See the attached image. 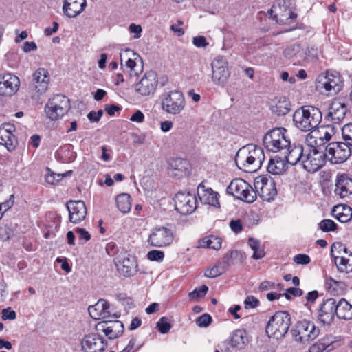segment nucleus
Masks as SVG:
<instances>
[{"label": "nucleus", "instance_id": "f257e3e1", "mask_svg": "<svg viewBox=\"0 0 352 352\" xmlns=\"http://www.w3.org/2000/svg\"><path fill=\"white\" fill-rule=\"evenodd\" d=\"M264 160L263 150L254 144H248L240 148L235 156L237 166L246 173L258 170Z\"/></svg>", "mask_w": 352, "mask_h": 352}, {"label": "nucleus", "instance_id": "f03ea898", "mask_svg": "<svg viewBox=\"0 0 352 352\" xmlns=\"http://www.w3.org/2000/svg\"><path fill=\"white\" fill-rule=\"evenodd\" d=\"M322 113L314 106H303L293 114L294 126L301 131L307 132L317 128L322 120Z\"/></svg>", "mask_w": 352, "mask_h": 352}, {"label": "nucleus", "instance_id": "7ed1b4c3", "mask_svg": "<svg viewBox=\"0 0 352 352\" xmlns=\"http://www.w3.org/2000/svg\"><path fill=\"white\" fill-rule=\"evenodd\" d=\"M291 324L290 315L287 311H277L269 320L265 331L270 338L280 339L287 333Z\"/></svg>", "mask_w": 352, "mask_h": 352}, {"label": "nucleus", "instance_id": "20e7f679", "mask_svg": "<svg viewBox=\"0 0 352 352\" xmlns=\"http://www.w3.org/2000/svg\"><path fill=\"white\" fill-rule=\"evenodd\" d=\"M263 144L269 151L283 153L290 144L287 130L283 127L272 129L264 136Z\"/></svg>", "mask_w": 352, "mask_h": 352}, {"label": "nucleus", "instance_id": "39448f33", "mask_svg": "<svg viewBox=\"0 0 352 352\" xmlns=\"http://www.w3.org/2000/svg\"><path fill=\"white\" fill-rule=\"evenodd\" d=\"M69 99L63 94H57L48 100L45 112L50 120H57L64 116L70 109Z\"/></svg>", "mask_w": 352, "mask_h": 352}, {"label": "nucleus", "instance_id": "423d86ee", "mask_svg": "<svg viewBox=\"0 0 352 352\" xmlns=\"http://www.w3.org/2000/svg\"><path fill=\"white\" fill-rule=\"evenodd\" d=\"M291 333L295 341L305 344L316 339L320 333V329L314 322L303 320L296 322Z\"/></svg>", "mask_w": 352, "mask_h": 352}, {"label": "nucleus", "instance_id": "0eeeda50", "mask_svg": "<svg viewBox=\"0 0 352 352\" xmlns=\"http://www.w3.org/2000/svg\"><path fill=\"white\" fill-rule=\"evenodd\" d=\"M228 193L247 203H253L256 199L254 189L243 179H233L227 188Z\"/></svg>", "mask_w": 352, "mask_h": 352}, {"label": "nucleus", "instance_id": "6e6552de", "mask_svg": "<svg viewBox=\"0 0 352 352\" xmlns=\"http://www.w3.org/2000/svg\"><path fill=\"white\" fill-rule=\"evenodd\" d=\"M186 106L185 98L180 91L173 90L166 94L162 100V108L167 113L178 115Z\"/></svg>", "mask_w": 352, "mask_h": 352}, {"label": "nucleus", "instance_id": "1a4fd4ad", "mask_svg": "<svg viewBox=\"0 0 352 352\" xmlns=\"http://www.w3.org/2000/svg\"><path fill=\"white\" fill-rule=\"evenodd\" d=\"M305 155L302 158V167L307 171L315 173L320 170L326 163L325 153L316 148L306 147Z\"/></svg>", "mask_w": 352, "mask_h": 352}, {"label": "nucleus", "instance_id": "9d476101", "mask_svg": "<svg viewBox=\"0 0 352 352\" xmlns=\"http://www.w3.org/2000/svg\"><path fill=\"white\" fill-rule=\"evenodd\" d=\"M351 155L349 144L344 142H334L329 143L325 148V155L332 164H342Z\"/></svg>", "mask_w": 352, "mask_h": 352}, {"label": "nucleus", "instance_id": "9b49d317", "mask_svg": "<svg viewBox=\"0 0 352 352\" xmlns=\"http://www.w3.org/2000/svg\"><path fill=\"white\" fill-rule=\"evenodd\" d=\"M121 66L124 67L131 78L137 77L143 70L142 60L133 50L126 49L120 53Z\"/></svg>", "mask_w": 352, "mask_h": 352}, {"label": "nucleus", "instance_id": "f8f14e48", "mask_svg": "<svg viewBox=\"0 0 352 352\" xmlns=\"http://www.w3.org/2000/svg\"><path fill=\"white\" fill-rule=\"evenodd\" d=\"M49 72L44 68H38L32 74V78L29 85V90L32 97H38L44 94L50 83Z\"/></svg>", "mask_w": 352, "mask_h": 352}, {"label": "nucleus", "instance_id": "ddd939ff", "mask_svg": "<svg viewBox=\"0 0 352 352\" xmlns=\"http://www.w3.org/2000/svg\"><path fill=\"white\" fill-rule=\"evenodd\" d=\"M212 80L219 86H224L230 76L228 63L223 56H217L211 63Z\"/></svg>", "mask_w": 352, "mask_h": 352}, {"label": "nucleus", "instance_id": "4468645a", "mask_svg": "<svg viewBox=\"0 0 352 352\" xmlns=\"http://www.w3.org/2000/svg\"><path fill=\"white\" fill-rule=\"evenodd\" d=\"M254 188L263 201H270L274 199L277 194L274 181L265 176H259L254 179Z\"/></svg>", "mask_w": 352, "mask_h": 352}, {"label": "nucleus", "instance_id": "2eb2a0df", "mask_svg": "<svg viewBox=\"0 0 352 352\" xmlns=\"http://www.w3.org/2000/svg\"><path fill=\"white\" fill-rule=\"evenodd\" d=\"M175 210L181 214L193 212L197 208V197L189 192H179L174 198Z\"/></svg>", "mask_w": 352, "mask_h": 352}, {"label": "nucleus", "instance_id": "dca6fc26", "mask_svg": "<svg viewBox=\"0 0 352 352\" xmlns=\"http://www.w3.org/2000/svg\"><path fill=\"white\" fill-rule=\"evenodd\" d=\"M174 240L173 231L166 227L155 228L148 239V243L156 248L167 247L172 244Z\"/></svg>", "mask_w": 352, "mask_h": 352}, {"label": "nucleus", "instance_id": "f3484780", "mask_svg": "<svg viewBox=\"0 0 352 352\" xmlns=\"http://www.w3.org/2000/svg\"><path fill=\"white\" fill-rule=\"evenodd\" d=\"M316 87L322 92L324 90L328 94L332 95L342 89V82L339 75L327 73L318 77Z\"/></svg>", "mask_w": 352, "mask_h": 352}, {"label": "nucleus", "instance_id": "a211bd4d", "mask_svg": "<svg viewBox=\"0 0 352 352\" xmlns=\"http://www.w3.org/2000/svg\"><path fill=\"white\" fill-rule=\"evenodd\" d=\"M158 85V77L155 72H146L139 82L135 86V91L142 96H147L155 93Z\"/></svg>", "mask_w": 352, "mask_h": 352}, {"label": "nucleus", "instance_id": "6ab92c4d", "mask_svg": "<svg viewBox=\"0 0 352 352\" xmlns=\"http://www.w3.org/2000/svg\"><path fill=\"white\" fill-rule=\"evenodd\" d=\"M81 350L83 352H103L107 346L104 338L98 333L85 335L80 342Z\"/></svg>", "mask_w": 352, "mask_h": 352}, {"label": "nucleus", "instance_id": "aec40b11", "mask_svg": "<svg viewBox=\"0 0 352 352\" xmlns=\"http://www.w3.org/2000/svg\"><path fill=\"white\" fill-rule=\"evenodd\" d=\"M110 318L107 320H102L96 325V329L101 331L110 340H113L120 336L124 332V324L121 321L112 320Z\"/></svg>", "mask_w": 352, "mask_h": 352}, {"label": "nucleus", "instance_id": "412c9836", "mask_svg": "<svg viewBox=\"0 0 352 352\" xmlns=\"http://www.w3.org/2000/svg\"><path fill=\"white\" fill-rule=\"evenodd\" d=\"M341 345V337L327 336L310 346L309 352H330Z\"/></svg>", "mask_w": 352, "mask_h": 352}, {"label": "nucleus", "instance_id": "4be33fe9", "mask_svg": "<svg viewBox=\"0 0 352 352\" xmlns=\"http://www.w3.org/2000/svg\"><path fill=\"white\" fill-rule=\"evenodd\" d=\"M88 311L90 316L95 320H107L118 318L116 314H111L110 305L104 299H100L94 305L89 306Z\"/></svg>", "mask_w": 352, "mask_h": 352}, {"label": "nucleus", "instance_id": "5701e85b", "mask_svg": "<svg viewBox=\"0 0 352 352\" xmlns=\"http://www.w3.org/2000/svg\"><path fill=\"white\" fill-rule=\"evenodd\" d=\"M20 86L19 78L8 73L0 76V95L12 96L16 93Z\"/></svg>", "mask_w": 352, "mask_h": 352}, {"label": "nucleus", "instance_id": "b1692460", "mask_svg": "<svg viewBox=\"0 0 352 352\" xmlns=\"http://www.w3.org/2000/svg\"><path fill=\"white\" fill-rule=\"evenodd\" d=\"M69 211V221L74 223H78L85 219L87 208L82 201H69L67 203Z\"/></svg>", "mask_w": 352, "mask_h": 352}, {"label": "nucleus", "instance_id": "393cba45", "mask_svg": "<svg viewBox=\"0 0 352 352\" xmlns=\"http://www.w3.org/2000/svg\"><path fill=\"white\" fill-rule=\"evenodd\" d=\"M336 314V299H327L320 307L318 311V320L323 324H330Z\"/></svg>", "mask_w": 352, "mask_h": 352}, {"label": "nucleus", "instance_id": "a878e982", "mask_svg": "<svg viewBox=\"0 0 352 352\" xmlns=\"http://www.w3.org/2000/svg\"><path fill=\"white\" fill-rule=\"evenodd\" d=\"M189 162L184 159L172 158L168 161V172L173 177L180 179L189 175Z\"/></svg>", "mask_w": 352, "mask_h": 352}, {"label": "nucleus", "instance_id": "bb28decb", "mask_svg": "<svg viewBox=\"0 0 352 352\" xmlns=\"http://www.w3.org/2000/svg\"><path fill=\"white\" fill-rule=\"evenodd\" d=\"M334 192L340 198H345L352 195V178L347 174L338 175Z\"/></svg>", "mask_w": 352, "mask_h": 352}, {"label": "nucleus", "instance_id": "cd10ccee", "mask_svg": "<svg viewBox=\"0 0 352 352\" xmlns=\"http://www.w3.org/2000/svg\"><path fill=\"white\" fill-rule=\"evenodd\" d=\"M306 148L302 145L289 146L283 152L285 162L292 165H296L300 162L302 164V158L305 155Z\"/></svg>", "mask_w": 352, "mask_h": 352}, {"label": "nucleus", "instance_id": "c85d7f7f", "mask_svg": "<svg viewBox=\"0 0 352 352\" xmlns=\"http://www.w3.org/2000/svg\"><path fill=\"white\" fill-rule=\"evenodd\" d=\"M86 6V0H65L63 12L67 17L74 18L81 14Z\"/></svg>", "mask_w": 352, "mask_h": 352}, {"label": "nucleus", "instance_id": "c756f323", "mask_svg": "<svg viewBox=\"0 0 352 352\" xmlns=\"http://www.w3.org/2000/svg\"><path fill=\"white\" fill-rule=\"evenodd\" d=\"M291 102L284 96H276L270 103L272 112L278 116L287 115L291 111Z\"/></svg>", "mask_w": 352, "mask_h": 352}, {"label": "nucleus", "instance_id": "7c9ffc66", "mask_svg": "<svg viewBox=\"0 0 352 352\" xmlns=\"http://www.w3.org/2000/svg\"><path fill=\"white\" fill-rule=\"evenodd\" d=\"M197 195L200 201L204 204H208L214 207H219L218 193L213 191L212 188H206L203 184L197 187Z\"/></svg>", "mask_w": 352, "mask_h": 352}, {"label": "nucleus", "instance_id": "2f4dec72", "mask_svg": "<svg viewBox=\"0 0 352 352\" xmlns=\"http://www.w3.org/2000/svg\"><path fill=\"white\" fill-rule=\"evenodd\" d=\"M137 262L134 257L124 253L117 263L118 270L125 276H133L136 272Z\"/></svg>", "mask_w": 352, "mask_h": 352}, {"label": "nucleus", "instance_id": "473e14b6", "mask_svg": "<svg viewBox=\"0 0 352 352\" xmlns=\"http://www.w3.org/2000/svg\"><path fill=\"white\" fill-rule=\"evenodd\" d=\"M346 111V105L339 100H335L329 107L328 116L334 124H339L345 118Z\"/></svg>", "mask_w": 352, "mask_h": 352}, {"label": "nucleus", "instance_id": "72a5a7b5", "mask_svg": "<svg viewBox=\"0 0 352 352\" xmlns=\"http://www.w3.org/2000/svg\"><path fill=\"white\" fill-rule=\"evenodd\" d=\"M284 56L294 60V65H302L306 54L300 44H292L287 46L283 51Z\"/></svg>", "mask_w": 352, "mask_h": 352}, {"label": "nucleus", "instance_id": "f704fd0d", "mask_svg": "<svg viewBox=\"0 0 352 352\" xmlns=\"http://www.w3.org/2000/svg\"><path fill=\"white\" fill-rule=\"evenodd\" d=\"M316 131L317 133V137L319 139V144L321 145L324 144L336 134V129L333 125L328 124V125H322L320 126H317L316 128Z\"/></svg>", "mask_w": 352, "mask_h": 352}, {"label": "nucleus", "instance_id": "c9c22d12", "mask_svg": "<svg viewBox=\"0 0 352 352\" xmlns=\"http://www.w3.org/2000/svg\"><path fill=\"white\" fill-rule=\"evenodd\" d=\"M287 168L286 162L284 158L275 156L268 163L267 170L272 175L283 174Z\"/></svg>", "mask_w": 352, "mask_h": 352}, {"label": "nucleus", "instance_id": "e433bc0d", "mask_svg": "<svg viewBox=\"0 0 352 352\" xmlns=\"http://www.w3.org/2000/svg\"><path fill=\"white\" fill-rule=\"evenodd\" d=\"M17 144V140L13 133L0 129V145L4 146L9 152H12L16 148Z\"/></svg>", "mask_w": 352, "mask_h": 352}, {"label": "nucleus", "instance_id": "4c0bfd02", "mask_svg": "<svg viewBox=\"0 0 352 352\" xmlns=\"http://www.w3.org/2000/svg\"><path fill=\"white\" fill-rule=\"evenodd\" d=\"M333 212L334 217L341 223H346L352 219V208L347 205L336 206Z\"/></svg>", "mask_w": 352, "mask_h": 352}, {"label": "nucleus", "instance_id": "58836bf2", "mask_svg": "<svg viewBox=\"0 0 352 352\" xmlns=\"http://www.w3.org/2000/svg\"><path fill=\"white\" fill-rule=\"evenodd\" d=\"M336 316L344 320H351L352 305L344 298H341L338 302L336 301Z\"/></svg>", "mask_w": 352, "mask_h": 352}, {"label": "nucleus", "instance_id": "ea45409f", "mask_svg": "<svg viewBox=\"0 0 352 352\" xmlns=\"http://www.w3.org/2000/svg\"><path fill=\"white\" fill-rule=\"evenodd\" d=\"M275 13L273 19H276L278 23H283L287 22L289 19L292 18V12L289 9L284 8V12H282L281 7L278 6H273L269 11L268 14L270 15L272 13Z\"/></svg>", "mask_w": 352, "mask_h": 352}, {"label": "nucleus", "instance_id": "a19ab883", "mask_svg": "<svg viewBox=\"0 0 352 352\" xmlns=\"http://www.w3.org/2000/svg\"><path fill=\"white\" fill-rule=\"evenodd\" d=\"M348 256V258L344 255L337 256L333 258L338 270L340 272H349L352 271V253H350Z\"/></svg>", "mask_w": 352, "mask_h": 352}, {"label": "nucleus", "instance_id": "79ce46f5", "mask_svg": "<svg viewBox=\"0 0 352 352\" xmlns=\"http://www.w3.org/2000/svg\"><path fill=\"white\" fill-rule=\"evenodd\" d=\"M116 204L118 210L122 213H127L131 208V196L127 193H122L116 197Z\"/></svg>", "mask_w": 352, "mask_h": 352}, {"label": "nucleus", "instance_id": "37998d69", "mask_svg": "<svg viewBox=\"0 0 352 352\" xmlns=\"http://www.w3.org/2000/svg\"><path fill=\"white\" fill-rule=\"evenodd\" d=\"M222 240L220 237L210 235L202 239L199 242V247L219 250L221 247Z\"/></svg>", "mask_w": 352, "mask_h": 352}, {"label": "nucleus", "instance_id": "c03bdc74", "mask_svg": "<svg viewBox=\"0 0 352 352\" xmlns=\"http://www.w3.org/2000/svg\"><path fill=\"white\" fill-rule=\"evenodd\" d=\"M244 258V254L241 251L239 250H232L227 253L223 257L224 262L227 263V265L228 266L236 263H241Z\"/></svg>", "mask_w": 352, "mask_h": 352}, {"label": "nucleus", "instance_id": "a18cd8bd", "mask_svg": "<svg viewBox=\"0 0 352 352\" xmlns=\"http://www.w3.org/2000/svg\"><path fill=\"white\" fill-rule=\"evenodd\" d=\"M247 341L246 331L243 329H237L232 336L231 345L234 347L242 348Z\"/></svg>", "mask_w": 352, "mask_h": 352}, {"label": "nucleus", "instance_id": "49530a36", "mask_svg": "<svg viewBox=\"0 0 352 352\" xmlns=\"http://www.w3.org/2000/svg\"><path fill=\"white\" fill-rule=\"evenodd\" d=\"M324 284L326 288L331 292H338L339 290L344 289L346 287L344 282L337 280L328 276H325Z\"/></svg>", "mask_w": 352, "mask_h": 352}, {"label": "nucleus", "instance_id": "de8ad7c7", "mask_svg": "<svg viewBox=\"0 0 352 352\" xmlns=\"http://www.w3.org/2000/svg\"><path fill=\"white\" fill-rule=\"evenodd\" d=\"M248 245L254 251L252 258L258 260L264 257L265 253L263 247L261 245V242L254 238H250L248 240Z\"/></svg>", "mask_w": 352, "mask_h": 352}, {"label": "nucleus", "instance_id": "09e8293b", "mask_svg": "<svg viewBox=\"0 0 352 352\" xmlns=\"http://www.w3.org/2000/svg\"><path fill=\"white\" fill-rule=\"evenodd\" d=\"M309 133L307 135L305 138V142L307 144V147L316 148V146H320L321 144L318 142L319 139L317 137V133L316 131V129L310 130Z\"/></svg>", "mask_w": 352, "mask_h": 352}, {"label": "nucleus", "instance_id": "8fccbe9b", "mask_svg": "<svg viewBox=\"0 0 352 352\" xmlns=\"http://www.w3.org/2000/svg\"><path fill=\"white\" fill-rule=\"evenodd\" d=\"M342 135L345 142L349 146H352V123L345 124L342 129Z\"/></svg>", "mask_w": 352, "mask_h": 352}, {"label": "nucleus", "instance_id": "3c124183", "mask_svg": "<svg viewBox=\"0 0 352 352\" xmlns=\"http://www.w3.org/2000/svg\"><path fill=\"white\" fill-rule=\"evenodd\" d=\"M319 228L324 232L335 231L337 230V224L331 219H324L318 224Z\"/></svg>", "mask_w": 352, "mask_h": 352}, {"label": "nucleus", "instance_id": "603ef678", "mask_svg": "<svg viewBox=\"0 0 352 352\" xmlns=\"http://www.w3.org/2000/svg\"><path fill=\"white\" fill-rule=\"evenodd\" d=\"M208 290L206 285H201L195 288L192 292L189 294V298L192 300H195L199 298L204 297Z\"/></svg>", "mask_w": 352, "mask_h": 352}, {"label": "nucleus", "instance_id": "864d4df0", "mask_svg": "<svg viewBox=\"0 0 352 352\" xmlns=\"http://www.w3.org/2000/svg\"><path fill=\"white\" fill-rule=\"evenodd\" d=\"M157 327L160 333L164 334L170 331L171 325L167 318L162 317L157 322Z\"/></svg>", "mask_w": 352, "mask_h": 352}, {"label": "nucleus", "instance_id": "5fc2aeb1", "mask_svg": "<svg viewBox=\"0 0 352 352\" xmlns=\"http://www.w3.org/2000/svg\"><path fill=\"white\" fill-rule=\"evenodd\" d=\"M75 232L78 235L80 244H84L91 239V234L84 228H77Z\"/></svg>", "mask_w": 352, "mask_h": 352}, {"label": "nucleus", "instance_id": "6e6d98bb", "mask_svg": "<svg viewBox=\"0 0 352 352\" xmlns=\"http://www.w3.org/2000/svg\"><path fill=\"white\" fill-rule=\"evenodd\" d=\"M164 253L161 250H151L147 254V258L150 261H162L164 259Z\"/></svg>", "mask_w": 352, "mask_h": 352}, {"label": "nucleus", "instance_id": "4d7b16f0", "mask_svg": "<svg viewBox=\"0 0 352 352\" xmlns=\"http://www.w3.org/2000/svg\"><path fill=\"white\" fill-rule=\"evenodd\" d=\"M304 52L306 54L305 61H313L318 58V51L317 48L307 47L305 50H304Z\"/></svg>", "mask_w": 352, "mask_h": 352}, {"label": "nucleus", "instance_id": "13d9d810", "mask_svg": "<svg viewBox=\"0 0 352 352\" xmlns=\"http://www.w3.org/2000/svg\"><path fill=\"white\" fill-rule=\"evenodd\" d=\"M345 249V245L340 242H335L331 247V255L335 258L337 256L342 255V250Z\"/></svg>", "mask_w": 352, "mask_h": 352}, {"label": "nucleus", "instance_id": "bf43d9fd", "mask_svg": "<svg viewBox=\"0 0 352 352\" xmlns=\"http://www.w3.org/2000/svg\"><path fill=\"white\" fill-rule=\"evenodd\" d=\"M259 300L254 296H248L244 300L245 309H254L259 305Z\"/></svg>", "mask_w": 352, "mask_h": 352}, {"label": "nucleus", "instance_id": "052dcab7", "mask_svg": "<svg viewBox=\"0 0 352 352\" xmlns=\"http://www.w3.org/2000/svg\"><path fill=\"white\" fill-rule=\"evenodd\" d=\"M211 322H212V318L208 314H204L201 315L196 320L197 324L199 327H208V325H210Z\"/></svg>", "mask_w": 352, "mask_h": 352}, {"label": "nucleus", "instance_id": "680f3d73", "mask_svg": "<svg viewBox=\"0 0 352 352\" xmlns=\"http://www.w3.org/2000/svg\"><path fill=\"white\" fill-rule=\"evenodd\" d=\"M303 294V292L300 288L290 287L287 289V292L284 293L283 295L287 299L291 298V295L294 296H300Z\"/></svg>", "mask_w": 352, "mask_h": 352}, {"label": "nucleus", "instance_id": "e2e57ef3", "mask_svg": "<svg viewBox=\"0 0 352 352\" xmlns=\"http://www.w3.org/2000/svg\"><path fill=\"white\" fill-rule=\"evenodd\" d=\"M294 261L297 264L307 265L310 263L311 259L307 254H298L294 257Z\"/></svg>", "mask_w": 352, "mask_h": 352}, {"label": "nucleus", "instance_id": "0e129e2a", "mask_svg": "<svg viewBox=\"0 0 352 352\" xmlns=\"http://www.w3.org/2000/svg\"><path fill=\"white\" fill-rule=\"evenodd\" d=\"M192 43L197 47H206L209 44L204 36H197L194 37L192 39Z\"/></svg>", "mask_w": 352, "mask_h": 352}, {"label": "nucleus", "instance_id": "69168bd1", "mask_svg": "<svg viewBox=\"0 0 352 352\" xmlns=\"http://www.w3.org/2000/svg\"><path fill=\"white\" fill-rule=\"evenodd\" d=\"M2 319L3 320H14L16 318V312L13 310H12L10 308H6L3 309L2 310Z\"/></svg>", "mask_w": 352, "mask_h": 352}, {"label": "nucleus", "instance_id": "338daca9", "mask_svg": "<svg viewBox=\"0 0 352 352\" xmlns=\"http://www.w3.org/2000/svg\"><path fill=\"white\" fill-rule=\"evenodd\" d=\"M231 230L236 234L240 233L243 230V226L239 219L232 220L230 222Z\"/></svg>", "mask_w": 352, "mask_h": 352}, {"label": "nucleus", "instance_id": "774afa93", "mask_svg": "<svg viewBox=\"0 0 352 352\" xmlns=\"http://www.w3.org/2000/svg\"><path fill=\"white\" fill-rule=\"evenodd\" d=\"M144 115L140 111H136L130 118V120L133 122L142 123L144 121Z\"/></svg>", "mask_w": 352, "mask_h": 352}]
</instances>
